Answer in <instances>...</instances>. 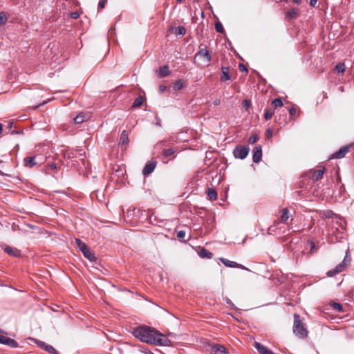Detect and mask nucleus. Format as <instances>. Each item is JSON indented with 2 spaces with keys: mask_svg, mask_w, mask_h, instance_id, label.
I'll list each match as a JSON object with an SVG mask.
<instances>
[{
  "mask_svg": "<svg viewBox=\"0 0 354 354\" xmlns=\"http://www.w3.org/2000/svg\"><path fill=\"white\" fill-rule=\"evenodd\" d=\"M132 334L141 342L160 346H170L171 342L163 334L149 326L142 325L133 328Z\"/></svg>",
  "mask_w": 354,
  "mask_h": 354,
  "instance_id": "f257e3e1",
  "label": "nucleus"
},
{
  "mask_svg": "<svg viewBox=\"0 0 354 354\" xmlns=\"http://www.w3.org/2000/svg\"><path fill=\"white\" fill-rule=\"evenodd\" d=\"M293 333L297 337L301 339L306 337L308 333L305 324L300 319V316L296 313L294 315Z\"/></svg>",
  "mask_w": 354,
  "mask_h": 354,
  "instance_id": "f03ea898",
  "label": "nucleus"
},
{
  "mask_svg": "<svg viewBox=\"0 0 354 354\" xmlns=\"http://www.w3.org/2000/svg\"><path fill=\"white\" fill-rule=\"evenodd\" d=\"M348 252L349 251L347 250L344 259L342 263L338 264L335 268L331 269L327 272L326 274L328 277H334L335 274L342 272L345 268V266L350 263L351 257L348 256Z\"/></svg>",
  "mask_w": 354,
  "mask_h": 354,
  "instance_id": "7ed1b4c3",
  "label": "nucleus"
},
{
  "mask_svg": "<svg viewBox=\"0 0 354 354\" xmlns=\"http://www.w3.org/2000/svg\"><path fill=\"white\" fill-rule=\"evenodd\" d=\"M76 243L85 258H86L91 261H95L96 260L94 254L89 250L87 245L84 243H83L80 239H76Z\"/></svg>",
  "mask_w": 354,
  "mask_h": 354,
  "instance_id": "20e7f679",
  "label": "nucleus"
},
{
  "mask_svg": "<svg viewBox=\"0 0 354 354\" xmlns=\"http://www.w3.org/2000/svg\"><path fill=\"white\" fill-rule=\"evenodd\" d=\"M250 148L248 146H237L233 150V154L236 158L244 159L248 155Z\"/></svg>",
  "mask_w": 354,
  "mask_h": 354,
  "instance_id": "39448f33",
  "label": "nucleus"
},
{
  "mask_svg": "<svg viewBox=\"0 0 354 354\" xmlns=\"http://www.w3.org/2000/svg\"><path fill=\"white\" fill-rule=\"evenodd\" d=\"M30 339L34 341L38 345V346L45 350L48 353L50 354H58L57 351L51 345L47 344L44 342L36 339L35 338H30Z\"/></svg>",
  "mask_w": 354,
  "mask_h": 354,
  "instance_id": "423d86ee",
  "label": "nucleus"
},
{
  "mask_svg": "<svg viewBox=\"0 0 354 354\" xmlns=\"http://www.w3.org/2000/svg\"><path fill=\"white\" fill-rule=\"evenodd\" d=\"M175 152L176 151L172 148L165 149L162 150V151L158 156V157L160 158L162 162L167 163V160H166L165 159L169 158L171 156H172L171 159L174 158L175 157Z\"/></svg>",
  "mask_w": 354,
  "mask_h": 354,
  "instance_id": "0eeeda50",
  "label": "nucleus"
},
{
  "mask_svg": "<svg viewBox=\"0 0 354 354\" xmlns=\"http://www.w3.org/2000/svg\"><path fill=\"white\" fill-rule=\"evenodd\" d=\"M156 165H157V162L156 160H151V161L147 162L142 170L143 175L147 176V175L151 174L154 171Z\"/></svg>",
  "mask_w": 354,
  "mask_h": 354,
  "instance_id": "6e6552de",
  "label": "nucleus"
},
{
  "mask_svg": "<svg viewBox=\"0 0 354 354\" xmlns=\"http://www.w3.org/2000/svg\"><path fill=\"white\" fill-rule=\"evenodd\" d=\"M350 146H344L341 147L338 151L335 152L332 156L331 158H342L348 152Z\"/></svg>",
  "mask_w": 354,
  "mask_h": 354,
  "instance_id": "1a4fd4ad",
  "label": "nucleus"
},
{
  "mask_svg": "<svg viewBox=\"0 0 354 354\" xmlns=\"http://www.w3.org/2000/svg\"><path fill=\"white\" fill-rule=\"evenodd\" d=\"M0 344L7 345L11 348H17L19 346L18 343L15 339L4 335L0 339Z\"/></svg>",
  "mask_w": 354,
  "mask_h": 354,
  "instance_id": "9d476101",
  "label": "nucleus"
},
{
  "mask_svg": "<svg viewBox=\"0 0 354 354\" xmlns=\"http://www.w3.org/2000/svg\"><path fill=\"white\" fill-rule=\"evenodd\" d=\"M262 149L261 145L254 147L253 150L252 160L254 163H258L261 160Z\"/></svg>",
  "mask_w": 354,
  "mask_h": 354,
  "instance_id": "9b49d317",
  "label": "nucleus"
},
{
  "mask_svg": "<svg viewBox=\"0 0 354 354\" xmlns=\"http://www.w3.org/2000/svg\"><path fill=\"white\" fill-rule=\"evenodd\" d=\"M196 57L204 58L206 62H209L212 60V56L209 50L205 48H200L195 55V57Z\"/></svg>",
  "mask_w": 354,
  "mask_h": 354,
  "instance_id": "f8f14e48",
  "label": "nucleus"
},
{
  "mask_svg": "<svg viewBox=\"0 0 354 354\" xmlns=\"http://www.w3.org/2000/svg\"><path fill=\"white\" fill-rule=\"evenodd\" d=\"M220 261L226 266L229 268H240L241 269H246L243 265L239 264L235 261L228 260L225 258H221Z\"/></svg>",
  "mask_w": 354,
  "mask_h": 354,
  "instance_id": "ddd939ff",
  "label": "nucleus"
},
{
  "mask_svg": "<svg viewBox=\"0 0 354 354\" xmlns=\"http://www.w3.org/2000/svg\"><path fill=\"white\" fill-rule=\"evenodd\" d=\"M212 354H229V352L224 346L214 344L212 346Z\"/></svg>",
  "mask_w": 354,
  "mask_h": 354,
  "instance_id": "4468645a",
  "label": "nucleus"
},
{
  "mask_svg": "<svg viewBox=\"0 0 354 354\" xmlns=\"http://www.w3.org/2000/svg\"><path fill=\"white\" fill-rule=\"evenodd\" d=\"M324 171H325V168L324 167H322V169H317V170H314L311 173V179L313 180V181H317L320 179L322 178L323 177V175L324 174Z\"/></svg>",
  "mask_w": 354,
  "mask_h": 354,
  "instance_id": "2eb2a0df",
  "label": "nucleus"
},
{
  "mask_svg": "<svg viewBox=\"0 0 354 354\" xmlns=\"http://www.w3.org/2000/svg\"><path fill=\"white\" fill-rule=\"evenodd\" d=\"M129 142L128 134L125 130L122 131L119 140V145L121 146V147H124L126 149L127 146L128 145Z\"/></svg>",
  "mask_w": 354,
  "mask_h": 354,
  "instance_id": "dca6fc26",
  "label": "nucleus"
},
{
  "mask_svg": "<svg viewBox=\"0 0 354 354\" xmlns=\"http://www.w3.org/2000/svg\"><path fill=\"white\" fill-rule=\"evenodd\" d=\"M4 251L6 253L9 254L10 256L19 257L21 256V252L16 248H12L10 246H6L4 248Z\"/></svg>",
  "mask_w": 354,
  "mask_h": 354,
  "instance_id": "f3484780",
  "label": "nucleus"
},
{
  "mask_svg": "<svg viewBox=\"0 0 354 354\" xmlns=\"http://www.w3.org/2000/svg\"><path fill=\"white\" fill-rule=\"evenodd\" d=\"M88 118L89 116L87 113L81 112L73 120L75 123L81 124L83 122L86 121Z\"/></svg>",
  "mask_w": 354,
  "mask_h": 354,
  "instance_id": "a211bd4d",
  "label": "nucleus"
},
{
  "mask_svg": "<svg viewBox=\"0 0 354 354\" xmlns=\"http://www.w3.org/2000/svg\"><path fill=\"white\" fill-rule=\"evenodd\" d=\"M221 71H222L221 80H223V81L230 80L231 77L230 75L229 67L222 66Z\"/></svg>",
  "mask_w": 354,
  "mask_h": 354,
  "instance_id": "6ab92c4d",
  "label": "nucleus"
},
{
  "mask_svg": "<svg viewBox=\"0 0 354 354\" xmlns=\"http://www.w3.org/2000/svg\"><path fill=\"white\" fill-rule=\"evenodd\" d=\"M170 69L167 65L163 66L160 68L158 75L160 77H165L170 75Z\"/></svg>",
  "mask_w": 354,
  "mask_h": 354,
  "instance_id": "aec40b11",
  "label": "nucleus"
},
{
  "mask_svg": "<svg viewBox=\"0 0 354 354\" xmlns=\"http://www.w3.org/2000/svg\"><path fill=\"white\" fill-rule=\"evenodd\" d=\"M35 157H26L24 160V166L31 168L36 165V162L35 160Z\"/></svg>",
  "mask_w": 354,
  "mask_h": 354,
  "instance_id": "412c9836",
  "label": "nucleus"
},
{
  "mask_svg": "<svg viewBox=\"0 0 354 354\" xmlns=\"http://www.w3.org/2000/svg\"><path fill=\"white\" fill-rule=\"evenodd\" d=\"M199 255L201 258H207L212 259L213 257V254L206 250L205 248H202L199 252Z\"/></svg>",
  "mask_w": 354,
  "mask_h": 354,
  "instance_id": "4be33fe9",
  "label": "nucleus"
},
{
  "mask_svg": "<svg viewBox=\"0 0 354 354\" xmlns=\"http://www.w3.org/2000/svg\"><path fill=\"white\" fill-rule=\"evenodd\" d=\"M207 194L209 200L214 201L217 198V193L214 188H208L207 191Z\"/></svg>",
  "mask_w": 354,
  "mask_h": 354,
  "instance_id": "5701e85b",
  "label": "nucleus"
},
{
  "mask_svg": "<svg viewBox=\"0 0 354 354\" xmlns=\"http://www.w3.org/2000/svg\"><path fill=\"white\" fill-rule=\"evenodd\" d=\"M185 86V82L183 80L176 81L173 84V89L174 91H179Z\"/></svg>",
  "mask_w": 354,
  "mask_h": 354,
  "instance_id": "b1692460",
  "label": "nucleus"
},
{
  "mask_svg": "<svg viewBox=\"0 0 354 354\" xmlns=\"http://www.w3.org/2000/svg\"><path fill=\"white\" fill-rule=\"evenodd\" d=\"M298 14V10L296 8H292L286 12V17L288 19H292L296 17Z\"/></svg>",
  "mask_w": 354,
  "mask_h": 354,
  "instance_id": "393cba45",
  "label": "nucleus"
},
{
  "mask_svg": "<svg viewBox=\"0 0 354 354\" xmlns=\"http://www.w3.org/2000/svg\"><path fill=\"white\" fill-rule=\"evenodd\" d=\"M145 99L142 96H139L136 98V100L133 102V108H138L140 107L144 102Z\"/></svg>",
  "mask_w": 354,
  "mask_h": 354,
  "instance_id": "a878e982",
  "label": "nucleus"
},
{
  "mask_svg": "<svg viewBox=\"0 0 354 354\" xmlns=\"http://www.w3.org/2000/svg\"><path fill=\"white\" fill-rule=\"evenodd\" d=\"M272 104L274 109H277L278 107H281L283 106V102L280 97L275 98L272 101Z\"/></svg>",
  "mask_w": 354,
  "mask_h": 354,
  "instance_id": "bb28decb",
  "label": "nucleus"
},
{
  "mask_svg": "<svg viewBox=\"0 0 354 354\" xmlns=\"http://www.w3.org/2000/svg\"><path fill=\"white\" fill-rule=\"evenodd\" d=\"M288 213H289V211L287 208H284L282 209V214L281 215V220L286 223L287 221V220L288 219L289 216H288Z\"/></svg>",
  "mask_w": 354,
  "mask_h": 354,
  "instance_id": "cd10ccee",
  "label": "nucleus"
},
{
  "mask_svg": "<svg viewBox=\"0 0 354 354\" xmlns=\"http://www.w3.org/2000/svg\"><path fill=\"white\" fill-rule=\"evenodd\" d=\"M274 114V111L271 109H265V114H264V118L266 120H268L272 118V115Z\"/></svg>",
  "mask_w": 354,
  "mask_h": 354,
  "instance_id": "c85d7f7f",
  "label": "nucleus"
},
{
  "mask_svg": "<svg viewBox=\"0 0 354 354\" xmlns=\"http://www.w3.org/2000/svg\"><path fill=\"white\" fill-rule=\"evenodd\" d=\"M331 306H332L333 310H335L338 312L344 311L343 306L339 303L333 302L331 304Z\"/></svg>",
  "mask_w": 354,
  "mask_h": 354,
  "instance_id": "c756f323",
  "label": "nucleus"
},
{
  "mask_svg": "<svg viewBox=\"0 0 354 354\" xmlns=\"http://www.w3.org/2000/svg\"><path fill=\"white\" fill-rule=\"evenodd\" d=\"M176 35H184L186 33V29L183 26H178L175 31Z\"/></svg>",
  "mask_w": 354,
  "mask_h": 354,
  "instance_id": "7c9ffc66",
  "label": "nucleus"
},
{
  "mask_svg": "<svg viewBox=\"0 0 354 354\" xmlns=\"http://www.w3.org/2000/svg\"><path fill=\"white\" fill-rule=\"evenodd\" d=\"M7 20L6 14L3 12H0V26L5 24Z\"/></svg>",
  "mask_w": 354,
  "mask_h": 354,
  "instance_id": "2f4dec72",
  "label": "nucleus"
},
{
  "mask_svg": "<svg viewBox=\"0 0 354 354\" xmlns=\"http://www.w3.org/2000/svg\"><path fill=\"white\" fill-rule=\"evenodd\" d=\"M215 29H216V32H218L219 33H223L225 31L223 25L219 21H218L217 23L215 24Z\"/></svg>",
  "mask_w": 354,
  "mask_h": 354,
  "instance_id": "473e14b6",
  "label": "nucleus"
},
{
  "mask_svg": "<svg viewBox=\"0 0 354 354\" xmlns=\"http://www.w3.org/2000/svg\"><path fill=\"white\" fill-rule=\"evenodd\" d=\"M335 69L338 73H344L345 71V66L342 63H339L336 65Z\"/></svg>",
  "mask_w": 354,
  "mask_h": 354,
  "instance_id": "72a5a7b5",
  "label": "nucleus"
},
{
  "mask_svg": "<svg viewBox=\"0 0 354 354\" xmlns=\"http://www.w3.org/2000/svg\"><path fill=\"white\" fill-rule=\"evenodd\" d=\"M258 139H259L258 136H257V135L254 134V135L251 136L249 138L248 142H249L250 144L253 145V144H254V143L258 140Z\"/></svg>",
  "mask_w": 354,
  "mask_h": 354,
  "instance_id": "f704fd0d",
  "label": "nucleus"
},
{
  "mask_svg": "<svg viewBox=\"0 0 354 354\" xmlns=\"http://www.w3.org/2000/svg\"><path fill=\"white\" fill-rule=\"evenodd\" d=\"M243 106L246 109L248 110L249 107L251 106V101L249 100H244L242 102Z\"/></svg>",
  "mask_w": 354,
  "mask_h": 354,
  "instance_id": "c9c22d12",
  "label": "nucleus"
},
{
  "mask_svg": "<svg viewBox=\"0 0 354 354\" xmlns=\"http://www.w3.org/2000/svg\"><path fill=\"white\" fill-rule=\"evenodd\" d=\"M185 232L184 230H180L177 232V237L179 240H182L185 237Z\"/></svg>",
  "mask_w": 354,
  "mask_h": 354,
  "instance_id": "e433bc0d",
  "label": "nucleus"
},
{
  "mask_svg": "<svg viewBox=\"0 0 354 354\" xmlns=\"http://www.w3.org/2000/svg\"><path fill=\"white\" fill-rule=\"evenodd\" d=\"M308 243L310 245V253H314L317 250L315 243L313 241H308Z\"/></svg>",
  "mask_w": 354,
  "mask_h": 354,
  "instance_id": "4c0bfd02",
  "label": "nucleus"
},
{
  "mask_svg": "<svg viewBox=\"0 0 354 354\" xmlns=\"http://www.w3.org/2000/svg\"><path fill=\"white\" fill-rule=\"evenodd\" d=\"M14 122L12 121H8V125L6 127V128L5 129V132H8V131H11V129L12 127V125H13Z\"/></svg>",
  "mask_w": 354,
  "mask_h": 354,
  "instance_id": "58836bf2",
  "label": "nucleus"
},
{
  "mask_svg": "<svg viewBox=\"0 0 354 354\" xmlns=\"http://www.w3.org/2000/svg\"><path fill=\"white\" fill-rule=\"evenodd\" d=\"M266 138L269 139L272 136V131L270 129H268L266 132Z\"/></svg>",
  "mask_w": 354,
  "mask_h": 354,
  "instance_id": "ea45409f",
  "label": "nucleus"
},
{
  "mask_svg": "<svg viewBox=\"0 0 354 354\" xmlns=\"http://www.w3.org/2000/svg\"><path fill=\"white\" fill-rule=\"evenodd\" d=\"M225 301H226V303L230 306H231L232 308L233 309H236V306H234V304L232 303V301L229 299V298H226L225 299Z\"/></svg>",
  "mask_w": 354,
  "mask_h": 354,
  "instance_id": "a19ab883",
  "label": "nucleus"
},
{
  "mask_svg": "<svg viewBox=\"0 0 354 354\" xmlns=\"http://www.w3.org/2000/svg\"><path fill=\"white\" fill-rule=\"evenodd\" d=\"M106 0H100L98 3V7L101 9L104 8Z\"/></svg>",
  "mask_w": 354,
  "mask_h": 354,
  "instance_id": "79ce46f5",
  "label": "nucleus"
},
{
  "mask_svg": "<svg viewBox=\"0 0 354 354\" xmlns=\"http://www.w3.org/2000/svg\"><path fill=\"white\" fill-rule=\"evenodd\" d=\"M71 18L76 19L80 17V15L77 12H72L71 13Z\"/></svg>",
  "mask_w": 354,
  "mask_h": 354,
  "instance_id": "37998d69",
  "label": "nucleus"
},
{
  "mask_svg": "<svg viewBox=\"0 0 354 354\" xmlns=\"http://www.w3.org/2000/svg\"><path fill=\"white\" fill-rule=\"evenodd\" d=\"M239 67V69H240L241 71H242V72H248V69H247V68L245 67V66L244 64H240Z\"/></svg>",
  "mask_w": 354,
  "mask_h": 354,
  "instance_id": "c03bdc74",
  "label": "nucleus"
},
{
  "mask_svg": "<svg viewBox=\"0 0 354 354\" xmlns=\"http://www.w3.org/2000/svg\"><path fill=\"white\" fill-rule=\"evenodd\" d=\"M317 0H309V4L311 7L315 8L317 5Z\"/></svg>",
  "mask_w": 354,
  "mask_h": 354,
  "instance_id": "a18cd8bd",
  "label": "nucleus"
},
{
  "mask_svg": "<svg viewBox=\"0 0 354 354\" xmlns=\"http://www.w3.org/2000/svg\"><path fill=\"white\" fill-rule=\"evenodd\" d=\"M21 133H22V131H18V130H13V131H11L6 132L7 134H8V133H10V134H20Z\"/></svg>",
  "mask_w": 354,
  "mask_h": 354,
  "instance_id": "49530a36",
  "label": "nucleus"
},
{
  "mask_svg": "<svg viewBox=\"0 0 354 354\" xmlns=\"http://www.w3.org/2000/svg\"><path fill=\"white\" fill-rule=\"evenodd\" d=\"M288 111H289L290 115H294L296 113V110L294 107H290L288 109Z\"/></svg>",
  "mask_w": 354,
  "mask_h": 354,
  "instance_id": "de8ad7c7",
  "label": "nucleus"
},
{
  "mask_svg": "<svg viewBox=\"0 0 354 354\" xmlns=\"http://www.w3.org/2000/svg\"><path fill=\"white\" fill-rule=\"evenodd\" d=\"M212 104L214 105V106H218L220 104H221V100L218 98L215 99Z\"/></svg>",
  "mask_w": 354,
  "mask_h": 354,
  "instance_id": "09e8293b",
  "label": "nucleus"
},
{
  "mask_svg": "<svg viewBox=\"0 0 354 354\" xmlns=\"http://www.w3.org/2000/svg\"><path fill=\"white\" fill-rule=\"evenodd\" d=\"M48 101H49V100H46V101H43L41 103H40V104H39L38 105L35 106L34 107V109H37V108H39L40 106L46 104Z\"/></svg>",
  "mask_w": 354,
  "mask_h": 354,
  "instance_id": "8fccbe9b",
  "label": "nucleus"
},
{
  "mask_svg": "<svg viewBox=\"0 0 354 354\" xmlns=\"http://www.w3.org/2000/svg\"><path fill=\"white\" fill-rule=\"evenodd\" d=\"M166 88H167V86L165 85L162 84V85H160V86H159L160 91L162 93L164 92L166 90Z\"/></svg>",
  "mask_w": 354,
  "mask_h": 354,
  "instance_id": "3c124183",
  "label": "nucleus"
},
{
  "mask_svg": "<svg viewBox=\"0 0 354 354\" xmlns=\"http://www.w3.org/2000/svg\"><path fill=\"white\" fill-rule=\"evenodd\" d=\"M333 214H334V213L332 211H329V212H328V214H327L326 216L327 217H331L332 215H333Z\"/></svg>",
  "mask_w": 354,
  "mask_h": 354,
  "instance_id": "603ef678",
  "label": "nucleus"
},
{
  "mask_svg": "<svg viewBox=\"0 0 354 354\" xmlns=\"http://www.w3.org/2000/svg\"><path fill=\"white\" fill-rule=\"evenodd\" d=\"M293 3L299 5L301 3V0H292Z\"/></svg>",
  "mask_w": 354,
  "mask_h": 354,
  "instance_id": "864d4df0",
  "label": "nucleus"
},
{
  "mask_svg": "<svg viewBox=\"0 0 354 354\" xmlns=\"http://www.w3.org/2000/svg\"><path fill=\"white\" fill-rule=\"evenodd\" d=\"M3 132V124L0 122V135Z\"/></svg>",
  "mask_w": 354,
  "mask_h": 354,
  "instance_id": "5fc2aeb1",
  "label": "nucleus"
},
{
  "mask_svg": "<svg viewBox=\"0 0 354 354\" xmlns=\"http://www.w3.org/2000/svg\"><path fill=\"white\" fill-rule=\"evenodd\" d=\"M50 167H51V168H52V169H55V168H56V165H54V164H53V165H51V166H50Z\"/></svg>",
  "mask_w": 354,
  "mask_h": 354,
  "instance_id": "6e6d98bb",
  "label": "nucleus"
},
{
  "mask_svg": "<svg viewBox=\"0 0 354 354\" xmlns=\"http://www.w3.org/2000/svg\"><path fill=\"white\" fill-rule=\"evenodd\" d=\"M183 0H177L179 3H182Z\"/></svg>",
  "mask_w": 354,
  "mask_h": 354,
  "instance_id": "4d7b16f0",
  "label": "nucleus"
},
{
  "mask_svg": "<svg viewBox=\"0 0 354 354\" xmlns=\"http://www.w3.org/2000/svg\"><path fill=\"white\" fill-rule=\"evenodd\" d=\"M0 175H3V173L0 170Z\"/></svg>",
  "mask_w": 354,
  "mask_h": 354,
  "instance_id": "13d9d810",
  "label": "nucleus"
},
{
  "mask_svg": "<svg viewBox=\"0 0 354 354\" xmlns=\"http://www.w3.org/2000/svg\"><path fill=\"white\" fill-rule=\"evenodd\" d=\"M2 336H3V335L0 334V339H1Z\"/></svg>",
  "mask_w": 354,
  "mask_h": 354,
  "instance_id": "bf43d9fd",
  "label": "nucleus"
},
{
  "mask_svg": "<svg viewBox=\"0 0 354 354\" xmlns=\"http://www.w3.org/2000/svg\"><path fill=\"white\" fill-rule=\"evenodd\" d=\"M149 354H153L152 352H151V351H149Z\"/></svg>",
  "mask_w": 354,
  "mask_h": 354,
  "instance_id": "052dcab7",
  "label": "nucleus"
}]
</instances>
